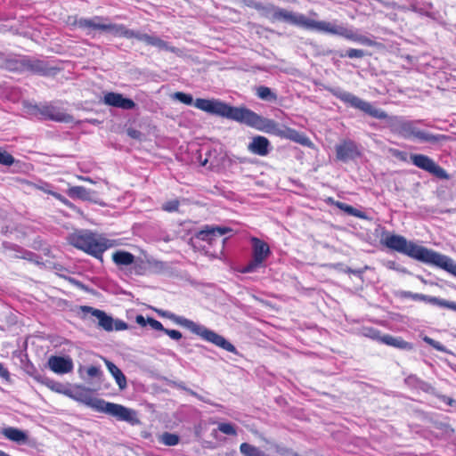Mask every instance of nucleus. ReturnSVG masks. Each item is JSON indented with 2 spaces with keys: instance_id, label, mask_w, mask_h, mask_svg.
Instances as JSON below:
<instances>
[{
  "instance_id": "nucleus-1",
  "label": "nucleus",
  "mask_w": 456,
  "mask_h": 456,
  "mask_svg": "<svg viewBox=\"0 0 456 456\" xmlns=\"http://www.w3.org/2000/svg\"><path fill=\"white\" fill-rule=\"evenodd\" d=\"M199 106L208 111L218 114L240 124L246 125L258 131L271 134L281 138L289 139L304 146L311 144L310 139L296 129L281 126L273 119L265 118L247 107L232 106L228 103L201 101Z\"/></svg>"
},
{
  "instance_id": "nucleus-2",
  "label": "nucleus",
  "mask_w": 456,
  "mask_h": 456,
  "mask_svg": "<svg viewBox=\"0 0 456 456\" xmlns=\"http://www.w3.org/2000/svg\"><path fill=\"white\" fill-rule=\"evenodd\" d=\"M327 90L336 98L349 106L360 110L372 118L387 119V126L394 134L403 138H416L422 142L438 144L446 142L449 136L445 134H434L417 127L419 121L405 120L401 117H389L384 110L375 108L370 102H365L358 96L338 87H328Z\"/></svg>"
},
{
  "instance_id": "nucleus-3",
  "label": "nucleus",
  "mask_w": 456,
  "mask_h": 456,
  "mask_svg": "<svg viewBox=\"0 0 456 456\" xmlns=\"http://www.w3.org/2000/svg\"><path fill=\"white\" fill-rule=\"evenodd\" d=\"M268 13L270 20L273 21H282L290 25L339 36L347 40L357 42L367 46L376 45V42L370 37L359 34L352 28L346 27L342 23L338 24L337 21L330 22L311 20L302 13L288 11L274 5L268 9Z\"/></svg>"
},
{
  "instance_id": "nucleus-4",
  "label": "nucleus",
  "mask_w": 456,
  "mask_h": 456,
  "mask_svg": "<svg viewBox=\"0 0 456 456\" xmlns=\"http://www.w3.org/2000/svg\"><path fill=\"white\" fill-rule=\"evenodd\" d=\"M383 243L392 250L406 255L424 264L440 267L456 276V262L445 255L418 245L413 241L407 240L405 237L398 234L387 236Z\"/></svg>"
},
{
  "instance_id": "nucleus-5",
  "label": "nucleus",
  "mask_w": 456,
  "mask_h": 456,
  "mask_svg": "<svg viewBox=\"0 0 456 456\" xmlns=\"http://www.w3.org/2000/svg\"><path fill=\"white\" fill-rule=\"evenodd\" d=\"M158 313L160 316L169 319L175 324L190 330L193 334L200 336L202 339L210 342L227 352L233 354L237 353L236 347L226 340L225 338L217 334L214 330L208 329L204 325L196 323L183 316L176 315L169 311H159Z\"/></svg>"
},
{
  "instance_id": "nucleus-6",
  "label": "nucleus",
  "mask_w": 456,
  "mask_h": 456,
  "mask_svg": "<svg viewBox=\"0 0 456 456\" xmlns=\"http://www.w3.org/2000/svg\"><path fill=\"white\" fill-rule=\"evenodd\" d=\"M77 400L94 411L115 417L118 420L126 421L131 424H135L139 421L134 410L121 404L107 402L102 398L94 397L88 390L86 393H81Z\"/></svg>"
},
{
  "instance_id": "nucleus-7",
  "label": "nucleus",
  "mask_w": 456,
  "mask_h": 456,
  "mask_svg": "<svg viewBox=\"0 0 456 456\" xmlns=\"http://www.w3.org/2000/svg\"><path fill=\"white\" fill-rule=\"evenodd\" d=\"M68 241L73 247L96 258H102L103 252L109 248L105 239L88 231H79L69 234Z\"/></svg>"
},
{
  "instance_id": "nucleus-8",
  "label": "nucleus",
  "mask_w": 456,
  "mask_h": 456,
  "mask_svg": "<svg viewBox=\"0 0 456 456\" xmlns=\"http://www.w3.org/2000/svg\"><path fill=\"white\" fill-rule=\"evenodd\" d=\"M250 242L252 247V258L240 268V272L242 273H251L257 271L259 268L265 267V263L271 255L270 247L265 241L256 237H252Z\"/></svg>"
},
{
  "instance_id": "nucleus-9",
  "label": "nucleus",
  "mask_w": 456,
  "mask_h": 456,
  "mask_svg": "<svg viewBox=\"0 0 456 456\" xmlns=\"http://www.w3.org/2000/svg\"><path fill=\"white\" fill-rule=\"evenodd\" d=\"M32 114L40 116L41 119L52 120L61 123H72L74 118L64 112L59 107L53 105L52 102H45L40 104L31 105L29 108Z\"/></svg>"
},
{
  "instance_id": "nucleus-10",
  "label": "nucleus",
  "mask_w": 456,
  "mask_h": 456,
  "mask_svg": "<svg viewBox=\"0 0 456 456\" xmlns=\"http://www.w3.org/2000/svg\"><path fill=\"white\" fill-rule=\"evenodd\" d=\"M232 229L226 226L217 225H205L200 231H199L195 237L198 240L208 242L210 246L219 244V251L215 252L216 255L223 254L224 248V243L227 238L222 239V236L230 233Z\"/></svg>"
},
{
  "instance_id": "nucleus-11",
  "label": "nucleus",
  "mask_w": 456,
  "mask_h": 456,
  "mask_svg": "<svg viewBox=\"0 0 456 456\" xmlns=\"http://www.w3.org/2000/svg\"><path fill=\"white\" fill-rule=\"evenodd\" d=\"M410 159L417 167L428 172L432 175L441 180H449V174L436 164L431 158L424 154H411Z\"/></svg>"
},
{
  "instance_id": "nucleus-12",
  "label": "nucleus",
  "mask_w": 456,
  "mask_h": 456,
  "mask_svg": "<svg viewBox=\"0 0 456 456\" xmlns=\"http://www.w3.org/2000/svg\"><path fill=\"white\" fill-rule=\"evenodd\" d=\"M361 156L357 144L352 140H345L336 145V157L342 162L354 160Z\"/></svg>"
},
{
  "instance_id": "nucleus-13",
  "label": "nucleus",
  "mask_w": 456,
  "mask_h": 456,
  "mask_svg": "<svg viewBox=\"0 0 456 456\" xmlns=\"http://www.w3.org/2000/svg\"><path fill=\"white\" fill-rule=\"evenodd\" d=\"M403 296L412 300L424 301L426 303L437 305L439 307H444L456 312V302L448 301L440 297L424 295L420 293H413L411 291H404Z\"/></svg>"
},
{
  "instance_id": "nucleus-14",
  "label": "nucleus",
  "mask_w": 456,
  "mask_h": 456,
  "mask_svg": "<svg viewBox=\"0 0 456 456\" xmlns=\"http://www.w3.org/2000/svg\"><path fill=\"white\" fill-rule=\"evenodd\" d=\"M103 102L109 106L119 108L125 110H134L136 106L135 102L126 98L122 94L110 92L104 94Z\"/></svg>"
},
{
  "instance_id": "nucleus-15",
  "label": "nucleus",
  "mask_w": 456,
  "mask_h": 456,
  "mask_svg": "<svg viewBox=\"0 0 456 456\" xmlns=\"http://www.w3.org/2000/svg\"><path fill=\"white\" fill-rule=\"evenodd\" d=\"M272 149L273 147L270 141L262 135L253 136L248 145V151L249 152L260 157L267 156Z\"/></svg>"
},
{
  "instance_id": "nucleus-16",
  "label": "nucleus",
  "mask_w": 456,
  "mask_h": 456,
  "mask_svg": "<svg viewBox=\"0 0 456 456\" xmlns=\"http://www.w3.org/2000/svg\"><path fill=\"white\" fill-rule=\"evenodd\" d=\"M47 366L57 374H66L73 370V362L69 357L52 355L47 361Z\"/></svg>"
},
{
  "instance_id": "nucleus-17",
  "label": "nucleus",
  "mask_w": 456,
  "mask_h": 456,
  "mask_svg": "<svg viewBox=\"0 0 456 456\" xmlns=\"http://www.w3.org/2000/svg\"><path fill=\"white\" fill-rule=\"evenodd\" d=\"M24 72L28 71L33 74L41 76H48L51 74L52 69L47 65L45 61L31 58L25 55Z\"/></svg>"
},
{
  "instance_id": "nucleus-18",
  "label": "nucleus",
  "mask_w": 456,
  "mask_h": 456,
  "mask_svg": "<svg viewBox=\"0 0 456 456\" xmlns=\"http://www.w3.org/2000/svg\"><path fill=\"white\" fill-rule=\"evenodd\" d=\"M107 18L102 16H94L91 19L80 18L76 20L75 24L81 29H86V35H92L93 30L103 31L104 23L102 20Z\"/></svg>"
},
{
  "instance_id": "nucleus-19",
  "label": "nucleus",
  "mask_w": 456,
  "mask_h": 456,
  "mask_svg": "<svg viewBox=\"0 0 456 456\" xmlns=\"http://www.w3.org/2000/svg\"><path fill=\"white\" fill-rule=\"evenodd\" d=\"M136 39L139 41H142L149 45L155 46L159 50H165L171 53L175 52V47L171 46L167 42L162 40L160 37L154 35H149L138 31Z\"/></svg>"
},
{
  "instance_id": "nucleus-20",
  "label": "nucleus",
  "mask_w": 456,
  "mask_h": 456,
  "mask_svg": "<svg viewBox=\"0 0 456 456\" xmlns=\"http://www.w3.org/2000/svg\"><path fill=\"white\" fill-rule=\"evenodd\" d=\"M83 311L86 313H91L93 316L98 319V324L106 331L113 330L114 320L111 316H109L105 312L94 309L91 306H84Z\"/></svg>"
},
{
  "instance_id": "nucleus-21",
  "label": "nucleus",
  "mask_w": 456,
  "mask_h": 456,
  "mask_svg": "<svg viewBox=\"0 0 456 456\" xmlns=\"http://www.w3.org/2000/svg\"><path fill=\"white\" fill-rule=\"evenodd\" d=\"M173 98L186 104V105H194V107H196L197 109L200 110H203L208 114H211V115H216V116H218L220 117L218 114H216V113H212V112H209L206 109H203L201 107L199 106V103L201 101H206V102H221V103H224V102L220 101V100H216V99H202V98H198L196 99L195 101H193V98L191 94H185V93H183V92H176L173 94Z\"/></svg>"
},
{
  "instance_id": "nucleus-22",
  "label": "nucleus",
  "mask_w": 456,
  "mask_h": 456,
  "mask_svg": "<svg viewBox=\"0 0 456 456\" xmlns=\"http://www.w3.org/2000/svg\"><path fill=\"white\" fill-rule=\"evenodd\" d=\"M104 32L110 33L115 37H122L126 38H136L137 32L133 29L127 28L123 24H116V23H104L103 28Z\"/></svg>"
},
{
  "instance_id": "nucleus-23",
  "label": "nucleus",
  "mask_w": 456,
  "mask_h": 456,
  "mask_svg": "<svg viewBox=\"0 0 456 456\" xmlns=\"http://www.w3.org/2000/svg\"><path fill=\"white\" fill-rule=\"evenodd\" d=\"M1 434L10 441L19 444H26L28 442V436L26 431L13 427H8L2 429Z\"/></svg>"
},
{
  "instance_id": "nucleus-24",
  "label": "nucleus",
  "mask_w": 456,
  "mask_h": 456,
  "mask_svg": "<svg viewBox=\"0 0 456 456\" xmlns=\"http://www.w3.org/2000/svg\"><path fill=\"white\" fill-rule=\"evenodd\" d=\"M379 341L387 346L405 351H411L413 349L412 344L403 340L401 337H394L387 334L380 337Z\"/></svg>"
},
{
  "instance_id": "nucleus-25",
  "label": "nucleus",
  "mask_w": 456,
  "mask_h": 456,
  "mask_svg": "<svg viewBox=\"0 0 456 456\" xmlns=\"http://www.w3.org/2000/svg\"><path fill=\"white\" fill-rule=\"evenodd\" d=\"M334 53H335V51H333L331 49H329V48H322L321 50L318 51V54L319 55H323V56H328V55H330V54H332ZM336 53L340 58L348 57L350 59H354V58L361 59V58L364 57L365 54H366L363 50H362V49H354V48L348 49L346 53L336 52Z\"/></svg>"
},
{
  "instance_id": "nucleus-26",
  "label": "nucleus",
  "mask_w": 456,
  "mask_h": 456,
  "mask_svg": "<svg viewBox=\"0 0 456 456\" xmlns=\"http://www.w3.org/2000/svg\"><path fill=\"white\" fill-rule=\"evenodd\" d=\"M94 191L88 190L84 186H72L68 190V195L72 199H79L82 200H94Z\"/></svg>"
},
{
  "instance_id": "nucleus-27",
  "label": "nucleus",
  "mask_w": 456,
  "mask_h": 456,
  "mask_svg": "<svg viewBox=\"0 0 456 456\" xmlns=\"http://www.w3.org/2000/svg\"><path fill=\"white\" fill-rule=\"evenodd\" d=\"M105 364L109 370V371L111 373L113 378L115 379L118 387L123 390L126 387V378L124 375V373L121 371V370L114 364L112 362L109 360H105Z\"/></svg>"
},
{
  "instance_id": "nucleus-28",
  "label": "nucleus",
  "mask_w": 456,
  "mask_h": 456,
  "mask_svg": "<svg viewBox=\"0 0 456 456\" xmlns=\"http://www.w3.org/2000/svg\"><path fill=\"white\" fill-rule=\"evenodd\" d=\"M26 372L33 377L37 381L46 385L48 387H51L52 389H54V387L56 385H59L58 383L54 382L53 380L50 379L49 378L45 377L44 374L40 373L38 370H36V368L32 365H27L25 368Z\"/></svg>"
},
{
  "instance_id": "nucleus-29",
  "label": "nucleus",
  "mask_w": 456,
  "mask_h": 456,
  "mask_svg": "<svg viewBox=\"0 0 456 456\" xmlns=\"http://www.w3.org/2000/svg\"><path fill=\"white\" fill-rule=\"evenodd\" d=\"M25 55L14 58H7L4 62V69L13 72H24Z\"/></svg>"
},
{
  "instance_id": "nucleus-30",
  "label": "nucleus",
  "mask_w": 456,
  "mask_h": 456,
  "mask_svg": "<svg viewBox=\"0 0 456 456\" xmlns=\"http://www.w3.org/2000/svg\"><path fill=\"white\" fill-rule=\"evenodd\" d=\"M113 262L118 265H131L134 256L127 251L118 250L112 255Z\"/></svg>"
},
{
  "instance_id": "nucleus-31",
  "label": "nucleus",
  "mask_w": 456,
  "mask_h": 456,
  "mask_svg": "<svg viewBox=\"0 0 456 456\" xmlns=\"http://www.w3.org/2000/svg\"><path fill=\"white\" fill-rule=\"evenodd\" d=\"M255 91L256 95L263 101L274 102L278 99L276 93H274L271 88L265 86H256Z\"/></svg>"
},
{
  "instance_id": "nucleus-32",
  "label": "nucleus",
  "mask_w": 456,
  "mask_h": 456,
  "mask_svg": "<svg viewBox=\"0 0 456 456\" xmlns=\"http://www.w3.org/2000/svg\"><path fill=\"white\" fill-rule=\"evenodd\" d=\"M334 205L338 209L344 211L347 215H350V216H355V217H359V218H366V216H365V214L362 211H361V210H359V209H357V208H354V207H352V206H350V205H348V204H346L345 202L335 201Z\"/></svg>"
},
{
  "instance_id": "nucleus-33",
  "label": "nucleus",
  "mask_w": 456,
  "mask_h": 456,
  "mask_svg": "<svg viewBox=\"0 0 456 456\" xmlns=\"http://www.w3.org/2000/svg\"><path fill=\"white\" fill-rule=\"evenodd\" d=\"M240 451L245 456H269L258 447L248 443H242L240 446Z\"/></svg>"
},
{
  "instance_id": "nucleus-34",
  "label": "nucleus",
  "mask_w": 456,
  "mask_h": 456,
  "mask_svg": "<svg viewBox=\"0 0 456 456\" xmlns=\"http://www.w3.org/2000/svg\"><path fill=\"white\" fill-rule=\"evenodd\" d=\"M404 382L409 387L421 389L423 391H428L430 387L427 382L421 380L416 375H409L407 378H405Z\"/></svg>"
},
{
  "instance_id": "nucleus-35",
  "label": "nucleus",
  "mask_w": 456,
  "mask_h": 456,
  "mask_svg": "<svg viewBox=\"0 0 456 456\" xmlns=\"http://www.w3.org/2000/svg\"><path fill=\"white\" fill-rule=\"evenodd\" d=\"M148 268L147 263L142 258L134 259V263H132L130 267V273L134 275H143L145 274Z\"/></svg>"
},
{
  "instance_id": "nucleus-36",
  "label": "nucleus",
  "mask_w": 456,
  "mask_h": 456,
  "mask_svg": "<svg viewBox=\"0 0 456 456\" xmlns=\"http://www.w3.org/2000/svg\"><path fill=\"white\" fill-rule=\"evenodd\" d=\"M179 441H180L179 436L173 434V433L165 432L161 436V442L165 445L174 446V445L178 444Z\"/></svg>"
},
{
  "instance_id": "nucleus-37",
  "label": "nucleus",
  "mask_w": 456,
  "mask_h": 456,
  "mask_svg": "<svg viewBox=\"0 0 456 456\" xmlns=\"http://www.w3.org/2000/svg\"><path fill=\"white\" fill-rule=\"evenodd\" d=\"M15 161V159L3 148H0V164L10 167Z\"/></svg>"
},
{
  "instance_id": "nucleus-38",
  "label": "nucleus",
  "mask_w": 456,
  "mask_h": 456,
  "mask_svg": "<svg viewBox=\"0 0 456 456\" xmlns=\"http://www.w3.org/2000/svg\"><path fill=\"white\" fill-rule=\"evenodd\" d=\"M180 201L177 199L168 200L165 202L161 208L162 210L172 213V212H177L179 209Z\"/></svg>"
},
{
  "instance_id": "nucleus-39",
  "label": "nucleus",
  "mask_w": 456,
  "mask_h": 456,
  "mask_svg": "<svg viewBox=\"0 0 456 456\" xmlns=\"http://www.w3.org/2000/svg\"><path fill=\"white\" fill-rule=\"evenodd\" d=\"M175 387L179 388V389H181V390L185 391L189 395L198 398L199 400H200L202 402L209 403L208 401L205 400V398L203 396H201L200 395H199L195 391L191 390V388L187 387L183 382H175Z\"/></svg>"
},
{
  "instance_id": "nucleus-40",
  "label": "nucleus",
  "mask_w": 456,
  "mask_h": 456,
  "mask_svg": "<svg viewBox=\"0 0 456 456\" xmlns=\"http://www.w3.org/2000/svg\"><path fill=\"white\" fill-rule=\"evenodd\" d=\"M423 341L425 343H427L428 345L431 346L433 348L436 349L437 351L439 352H446V348L445 346L441 344L440 342L428 337V336H425L423 337Z\"/></svg>"
},
{
  "instance_id": "nucleus-41",
  "label": "nucleus",
  "mask_w": 456,
  "mask_h": 456,
  "mask_svg": "<svg viewBox=\"0 0 456 456\" xmlns=\"http://www.w3.org/2000/svg\"><path fill=\"white\" fill-rule=\"evenodd\" d=\"M218 430L229 436H236L237 434L234 426L231 423H220L218 425Z\"/></svg>"
},
{
  "instance_id": "nucleus-42",
  "label": "nucleus",
  "mask_w": 456,
  "mask_h": 456,
  "mask_svg": "<svg viewBox=\"0 0 456 456\" xmlns=\"http://www.w3.org/2000/svg\"><path fill=\"white\" fill-rule=\"evenodd\" d=\"M433 9V4L429 2H424L422 4H419L418 5V12L421 15L430 16V10Z\"/></svg>"
},
{
  "instance_id": "nucleus-43",
  "label": "nucleus",
  "mask_w": 456,
  "mask_h": 456,
  "mask_svg": "<svg viewBox=\"0 0 456 456\" xmlns=\"http://www.w3.org/2000/svg\"><path fill=\"white\" fill-rule=\"evenodd\" d=\"M146 322H148V325L151 326L153 330L159 331L165 330V328L163 327L162 323L152 317H147Z\"/></svg>"
},
{
  "instance_id": "nucleus-44",
  "label": "nucleus",
  "mask_w": 456,
  "mask_h": 456,
  "mask_svg": "<svg viewBox=\"0 0 456 456\" xmlns=\"http://www.w3.org/2000/svg\"><path fill=\"white\" fill-rule=\"evenodd\" d=\"M86 373L90 378H98L102 376V371L98 366H89L86 370Z\"/></svg>"
},
{
  "instance_id": "nucleus-45",
  "label": "nucleus",
  "mask_w": 456,
  "mask_h": 456,
  "mask_svg": "<svg viewBox=\"0 0 456 456\" xmlns=\"http://www.w3.org/2000/svg\"><path fill=\"white\" fill-rule=\"evenodd\" d=\"M163 332L167 334L171 339L174 340H179L183 337L182 333L176 330H169L165 328V330Z\"/></svg>"
},
{
  "instance_id": "nucleus-46",
  "label": "nucleus",
  "mask_w": 456,
  "mask_h": 456,
  "mask_svg": "<svg viewBox=\"0 0 456 456\" xmlns=\"http://www.w3.org/2000/svg\"><path fill=\"white\" fill-rule=\"evenodd\" d=\"M379 1L380 3H382L384 4V6L387 8L396 9V10L403 11V12L406 11L405 5H399L395 2H386V1L383 2L381 0H379Z\"/></svg>"
},
{
  "instance_id": "nucleus-47",
  "label": "nucleus",
  "mask_w": 456,
  "mask_h": 456,
  "mask_svg": "<svg viewBox=\"0 0 456 456\" xmlns=\"http://www.w3.org/2000/svg\"><path fill=\"white\" fill-rule=\"evenodd\" d=\"M212 152L208 151L206 153V158L204 159H201V155H200V162L202 167H206L208 163H210L209 167H212L215 166L214 161L211 159Z\"/></svg>"
},
{
  "instance_id": "nucleus-48",
  "label": "nucleus",
  "mask_w": 456,
  "mask_h": 456,
  "mask_svg": "<svg viewBox=\"0 0 456 456\" xmlns=\"http://www.w3.org/2000/svg\"><path fill=\"white\" fill-rule=\"evenodd\" d=\"M128 328V325L126 322L121 320H114L113 322V330H125Z\"/></svg>"
},
{
  "instance_id": "nucleus-49",
  "label": "nucleus",
  "mask_w": 456,
  "mask_h": 456,
  "mask_svg": "<svg viewBox=\"0 0 456 456\" xmlns=\"http://www.w3.org/2000/svg\"><path fill=\"white\" fill-rule=\"evenodd\" d=\"M127 135L133 139L140 140L142 136V134L139 130L129 128L127 129Z\"/></svg>"
},
{
  "instance_id": "nucleus-50",
  "label": "nucleus",
  "mask_w": 456,
  "mask_h": 456,
  "mask_svg": "<svg viewBox=\"0 0 456 456\" xmlns=\"http://www.w3.org/2000/svg\"><path fill=\"white\" fill-rule=\"evenodd\" d=\"M0 377L4 380L8 381L10 379V373L8 370L0 362Z\"/></svg>"
},
{
  "instance_id": "nucleus-51",
  "label": "nucleus",
  "mask_w": 456,
  "mask_h": 456,
  "mask_svg": "<svg viewBox=\"0 0 456 456\" xmlns=\"http://www.w3.org/2000/svg\"><path fill=\"white\" fill-rule=\"evenodd\" d=\"M51 195H53L54 198L59 200L61 202L64 203L65 205H71V203L61 194L54 191H49Z\"/></svg>"
},
{
  "instance_id": "nucleus-52",
  "label": "nucleus",
  "mask_w": 456,
  "mask_h": 456,
  "mask_svg": "<svg viewBox=\"0 0 456 456\" xmlns=\"http://www.w3.org/2000/svg\"><path fill=\"white\" fill-rule=\"evenodd\" d=\"M407 2L409 3V7L406 6V11L411 10L414 12H418V5L419 3L417 0H407Z\"/></svg>"
},
{
  "instance_id": "nucleus-53",
  "label": "nucleus",
  "mask_w": 456,
  "mask_h": 456,
  "mask_svg": "<svg viewBox=\"0 0 456 456\" xmlns=\"http://www.w3.org/2000/svg\"><path fill=\"white\" fill-rule=\"evenodd\" d=\"M366 336H368L371 338H376L379 341V338L381 337V336H379V331L375 329H369L368 332L366 333Z\"/></svg>"
},
{
  "instance_id": "nucleus-54",
  "label": "nucleus",
  "mask_w": 456,
  "mask_h": 456,
  "mask_svg": "<svg viewBox=\"0 0 456 456\" xmlns=\"http://www.w3.org/2000/svg\"><path fill=\"white\" fill-rule=\"evenodd\" d=\"M146 319H147V318H145L143 315L139 314V315H137V316H136L135 321H136V322H137L140 326H142V327H145L146 325H148V322H146Z\"/></svg>"
},
{
  "instance_id": "nucleus-55",
  "label": "nucleus",
  "mask_w": 456,
  "mask_h": 456,
  "mask_svg": "<svg viewBox=\"0 0 456 456\" xmlns=\"http://www.w3.org/2000/svg\"><path fill=\"white\" fill-rule=\"evenodd\" d=\"M443 401L452 407L456 406V400H454L451 397L444 395Z\"/></svg>"
},
{
  "instance_id": "nucleus-56",
  "label": "nucleus",
  "mask_w": 456,
  "mask_h": 456,
  "mask_svg": "<svg viewBox=\"0 0 456 456\" xmlns=\"http://www.w3.org/2000/svg\"><path fill=\"white\" fill-rule=\"evenodd\" d=\"M7 57H5L3 53H0V68L4 69V62H6Z\"/></svg>"
},
{
  "instance_id": "nucleus-57",
  "label": "nucleus",
  "mask_w": 456,
  "mask_h": 456,
  "mask_svg": "<svg viewBox=\"0 0 456 456\" xmlns=\"http://www.w3.org/2000/svg\"><path fill=\"white\" fill-rule=\"evenodd\" d=\"M78 178L80 180H83V181H86V182H89V183H94L93 180L90 178V177H86V176H78Z\"/></svg>"
},
{
  "instance_id": "nucleus-58",
  "label": "nucleus",
  "mask_w": 456,
  "mask_h": 456,
  "mask_svg": "<svg viewBox=\"0 0 456 456\" xmlns=\"http://www.w3.org/2000/svg\"><path fill=\"white\" fill-rule=\"evenodd\" d=\"M351 272H352L353 273H356V272H355V271H351ZM359 273V272H357V273Z\"/></svg>"
}]
</instances>
